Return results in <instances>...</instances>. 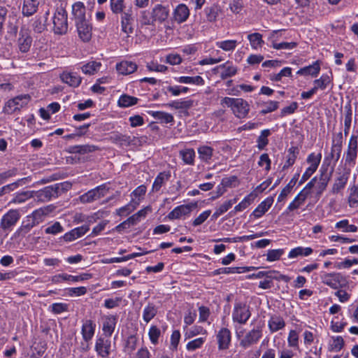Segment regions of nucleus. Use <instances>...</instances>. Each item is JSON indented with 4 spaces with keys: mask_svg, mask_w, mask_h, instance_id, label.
<instances>
[{
    "mask_svg": "<svg viewBox=\"0 0 358 358\" xmlns=\"http://www.w3.org/2000/svg\"><path fill=\"white\" fill-rule=\"evenodd\" d=\"M222 104L231 108L234 114L238 118H244L248 114L250 106L243 99L224 97L222 100Z\"/></svg>",
    "mask_w": 358,
    "mask_h": 358,
    "instance_id": "1",
    "label": "nucleus"
},
{
    "mask_svg": "<svg viewBox=\"0 0 358 358\" xmlns=\"http://www.w3.org/2000/svg\"><path fill=\"white\" fill-rule=\"evenodd\" d=\"M53 31L55 34L63 35L68 31V14L62 6L58 7L52 17Z\"/></svg>",
    "mask_w": 358,
    "mask_h": 358,
    "instance_id": "2",
    "label": "nucleus"
},
{
    "mask_svg": "<svg viewBox=\"0 0 358 358\" xmlns=\"http://www.w3.org/2000/svg\"><path fill=\"white\" fill-rule=\"evenodd\" d=\"M30 101L31 96L28 94L16 96L6 102L3 111L6 114H13L16 111H20L23 107L26 106Z\"/></svg>",
    "mask_w": 358,
    "mask_h": 358,
    "instance_id": "3",
    "label": "nucleus"
},
{
    "mask_svg": "<svg viewBox=\"0 0 358 358\" xmlns=\"http://www.w3.org/2000/svg\"><path fill=\"white\" fill-rule=\"evenodd\" d=\"M350 168L346 166L338 167L337 176L336 177L331 188V193L336 194L343 189L348 181L350 175Z\"/></svg>",
    "mask_w": 358,
    "mask_h": 358,
    "instance_id": "4",
    "label": "nucleus"
},
{
    "mask_svg": "<svg viewBox=\"0 0 358 358\" xmlns=\"http://www.w3.org/2000/svg\"><path fill=\"white\" fill-rule=\"evenodd\" d=\"M251 316L249 306L242 302L234 304L232 312V320L234 322L245 324Z\"/></svg>",
    "mask_w": 358,
    "mask_h": 358,
    "instance_id": "5",
    "label": "nucleus"
},
{
    "mask_svg": "<svg viewBox=\"0 0 358 358\" xmlns=\"http://www.w3.org/2000/svg\"><path fill=\"white\" fill-rule=\"evenodd\" d=\"M358 152L357 136L352 134L348 144L347 150L345 152V166H353L355 164Z\"/></svg>",
    "mask_w": 358,
    "mask_h": 358,
    "instance_id": "6",
    "label": "nucleus"
},
{
    "mask_svg": "<svg viewBox=\"0 0 358 358\" xmlns=\"http://www.w3.org/2000/svg\"><path fill=\"white\" fill-rule=\"evenodd\" d=\"M21 214L19 210L10 209L4 214L0 222V228L4 231H10L20 219Z\"/></svg>",
    "mask_w": 358,
    "mask_h": 358,
    "instance_id": "7",
    "label": "nucleus"
},
{
    "mask_svg": "<svg viewBox=\"0 0 358 358\" xmlns=\"http://www.w3.org/2000/svg\"><path fill=\"white\" fill-rule=\"evenodd\" d=\"M108 188L106 185H99L80 196V201L83 203H91L106 196Z\"/></svg>",
    "mask_w": 358,
    "mask_h": 358,
    "instance_id": "8",
    "label": "nucleus"
},
{
    "mask_svg": "<svg viewBox=\"0 0 358 358\" xmlns=\"http://www.w3.org/2000/svg\"><path fill=\"white\" fill-rule=\"evenodd\" d=\"M262 336V329L257 327L246 333L240 341V345L246 349L258 343Z\"/></svg>",
    "mask_w": 358,
    "mask_h": 358,
    "instance_id": "9",
    "label": "nucleus"
},
{
    "mask_svg": "<svg viewBox=\"0 0 358 358\" xmlns=\"http://www.w3.org/2000/svg\"><path fill=\"white\" fill-rule=\"evenodd\" d=\"M72 15L75 24L90 20V14L87 13L86 8L81 1H77L72 5Z\"/></svg>",
    "mask_w": 358,
    "mask_h": 358,
    "instance_id": "10",
    "label": "nucleus"
},
{
    "mask_svg": "<svg viewBox=\"0 0 358 358\" xmlns=\"http://www.w3.org/2000/svg\"><path fill=\"white\" fill-rule=\"evenodd\" d=\"M35 197L38 201L45 202L51 200L52 198H57L59 195L56 189V185H52L47 186L38 191H34Z\"/></svg>",
    "mask_w": 358,
    "mask_h": 358,
    "instance_id": "11",
    "label": "nucleus"
},
{
    "mask_svg": "<svg viewBox=\"0 0 358 358\" xmlns=\"http://www.w3.org/2000/svg\"><path fill=\"white\" fill-rule=\"evenodd\" d=\"M169 6L162 4L155 5L151 11V15L155 22L163 23L169 16Z\"/></svg>",
    "mask_w": 358,
    "mask_h": 358,
    "instance_id": "12",
    "label": "nucleus"
},
{
    "mask_svg": "<svg viewBox=\"0 0 358 358\" xmlns=\"http://www.w3.org/2000/svg\"><path fill=\"white\" fill-rule=\"evenodd\" d=\"M216 338L218 349L220 350H227L229 348L231 341V334L229 329L226 327L221 328L217 332Z\"/></svg>",
    "mask_w": 358,
    "mask_h": 358,
    "instance_id": "13",
    "label": "nucleus"
},
{
    "mask_svg": "<svg viewBox=\"0 0 358 358\" xmlns=\"http://www.w3.org/2000/svg\"><path fill=\"white\" fill-rule=\"evenodd\" d=\"M78 36L83 42H88L92 38V27L90 20L75 24Z\"/></svg>",
    "mask_w": 358,
    "mask_h": 358,
    "instance_id": "14",
    "label": "nucleus"
},
{
    "mask_svg": "<svg viewBox=\"0 0 358 358\" xmlns=\"http://www.w3.org/2000/svg\"><path fill=\"white\" fill-rule=\"evenodd\" d=\"M110 348L111 342L109 339L101 336L96 340L94 348L99 356L108 357L110 353Z\"/></svg>",
    "mask_w": 358,
    "mask_h": 358,
    "instance_id": "15",
    "label": "nucleus"
},
{
    "mask_svg": "<svg viewBox=\"0 0 358 358\" xmlns=\"http://www.w3.org/2000/svg\"><path fill=\"white\" fill-rule=\"evenodd\" d=\"M32 38L31 37L29 30L22 28L20 31V37L17 40L19 50L22 52H27L31 45Z\"/></svg>",
    "mask_w": 358,
    "mask_h": 358,
    "instance_id": "16",
    "label": "nucleus"
},
{
    "mask_svg": "<svg viewBox=\"0 0 358 358\" xmlns=\"http://www.w3.org/2000/svg\"><path fill=\"white\" fill-rule=\"evenodd\" d=\"M324 284L333 289H338L341 286V282L343 280V276L338 273H324L321 276Z\"/></svg>",
    "mask_w": 358,
    "mask_h": 358,
    "instance_id": "17",
    "label": "nucleus"
},
{
    "mask_svg": "<svg viewBox=\"0 0 358 358\" xmlns=\"http://www.w3.org/2000/svg\"><path fill=\"white\" fill-rule=\"evenodd\" d=\"M96 324L92 320H85L83 321L81 328V334L85 342L90 341L95 334Z\"/></svg>",
    "mask_w": 358,
    "mask_h": 358,
    "instance_id": "18",
    "label": "nucleus"
},
{
    "mask_svg": "<svg viewBox=\"0 0 358 358\" xmlns=\"http://www.w3.org/2000/svg\"><path fill=\"white\" fill-rule=\"evenodd\" d=\"M332 171L328 173L327 169L324 168L322 166L320 169V176L319 178V182L317 186V196L320 197L323 192L326 189L328 183L331 179Z\"/></svg>",
    "mask_w": 358,
    "mask_h": 358,
    "instance_id": "19",
    "label": "nucleus"
},
{
    "mask_svg": "<svg viewBox=\"0 0 358 358\" xmlns=\"http://www.w3.org/2000/svg\"><path fill=\"white\" fill-rule=\"evenodd\" d=\"M89 230V225L85 224L81 227H76L66 233L62 238L65 241L71 242L84 236Z\"/></svg>",
    "mask_w": 358,
    "mask_h": 358,
    "instance_id": "20",
    "label": "nucleus"
},
{
    "mask_svg": "<svg viewBox=\"0 0 358 358\" xmlns=\"http://www.w3.org/2000/svg\"><path fill=\"white\" fill-rule=\"evenodd\" d=\"M102 331L107 337H110L115 330L117 317L115 315H106L103 317Z\"/></svg>",
    "mask_w": 358,
    "mask_h": 358,
    "instance_id": "21",
    "label": "nucleus"
},
{
    "mask_svg": "<svg viewBox=\"0 0 358 358\" xmlns=\"http://www.w3.org/2000/svg\"><path fill=\"white\" fill-rule=\"evenodd\" d=\"M189 16V10L188 7L180 3L176 6L173 11L174 20L179 24L185 22Z\"/></svg>",
    "mask_w": 358,
    "mask_h": 358,
    "instance_id": "22",
    "label": "nucleus"
},
{
    "mask_svg": "<svg viewBox=\"0 0 358 358\" xmlns=\"http://www.w3.org/2000/svg\"><path fill=\"white\" fill-rule=\"evenodd\" d=\"M192 209V206L190 204L178 206L169 213L168 217L170 220L179 219L183 215L189 214Z\"/></svg>",
    "mask_w": 358,
    "mask_h": 358,
    "instance_id": "23",
    "label": "nucleus"
},
{
    "mask_svg": "<svg viewBox=\"0 0 358 358\" xmlns=\"http://www.w3.org/2000/svg\"><path fill=\"white\" fill-rule=\"evenodd\" d=\"M60 78L62 82L73 87L79 86L82 80L81 77L73 72H64L61 74Z\"/></svg>",
    "mask_w": 358,
    "mask_h": 358,
    "instance_id": "24",
    "label": "nucleus"
},
{
    "mask_svg": "<svg viewBox=\"0 0 358 358\" xmlns=\"http://www.w3.org/2000/svg\"><path fill=\"white\" fill-rule=\"evenodd\" d=\"M34 197H35L34 191H22L15 194L8 204H21Z\"/></svg>",
    "mask_w": 358,
    "mask_h": 358,
    "instance_id": "25",
    "label": "nucleus"
},
{
    "mask_svg": "<svg viewBox=\"0 0 358 358\" xmlns=\"http://www.w3.org/2000/svg\"><path fill=\"white\" fill-rule=\"evenodd\" d=\"M273 202V199L271 197L266 199L262 201L258 206L253 210L251 215H253L256 218L261 217L268 210Z\"/></svg>",
    "mask_w": 358,
    "mask_h": 358,
    "instance_id": "26",
    "label": "nucleus"
},
{
    "mask_svg": "<svg viewBox=\"0 0 358 358\" xmlns=\"http://www.w3.org/2000/svg\"><path fill=\"white\" fill-rule=\"evenodd\" d=\"M116 69L119 73L128 75L134 73L137 69V65L131 61H122L117 64Z\"/></svg>",
    "mask_w": 358,
    "mask_h": 358,
    "instance_id": "27",
    "label": "nucleus"
},
{
    "mask_svg": "<svg viewBox=\"0 0 358 358\" xmlns=\"http://www.w3.org/2000/svg\"><path fill=\"white\" fill-rule=\"evenodd\" d=\"M39 0H24L22 13L23 15L29 17L36 13Z\"/></svg>",
    "mask_w": 358,
    "mask_h": 358,
    "instance_id": "28",
    "label": "nucleus"
},
{
    "mask_svg": "<svg viewBox=\"0 0 358 358\" xmlns=\"http://www.w3.org/2000/svg\"><path fill=\"white\" fill-rule=\"evenodd\" d=\"M38 223V221L31 220L30 217L27 216L26 220H24L22 222L21 226L16 231L15 234L19 236H24L27 233H29L31 231V229L34 227H35Z\"/></svg>",
    "mask_w": 358,
    "mask_h": 358,
    "instance_id": "29",
    "label": "nucleus"
},
{
    "mask_svg": "<svg viewBox=\"0 0 358 358\" xmlns=\"http://www.w3.org/2000/svg\"><path fill=\"white\" fill-rule=\"evenodd\" d=\"M171 178L170 171H162L160 172L155 178V181L152 184V191L158 192L160 190L163 185L167 182Z\"/></svg>",
    "mask_w": 358,
    "mask_h": 358,
    "instance_id": "30",
    "label": "nucleus"
},
{
    "mask_svg": "<svg viewBox=\"0 0 358 358\" xmlns=\"http://www.w3.org/2000/svg\"><path fill=\"white\" fill-rule=\"evenodd\" d=\"M268 325L271 332H275L283 329L285 326V322L281 316L274 315L270 317Z\"/></svg>",
    "mask_w": 358,
    "mask_h": 358,
    "instance_id": "31",
    "label": "nucleus"
},
{
    "mask_svg": "<svg viewBox=\"0 0 358 358\" xmlns=\"http://www.w3.org/2000/svg\"><path fill=\"white\" fill-rule=\"evenodd\" d=\"M320 71V66L318 61L315 62L313 64L305 66L303 68L300 69L297 71V74L299 75H304L308 76L310 75L313 77H316Z\"/></svg>",
    "mask_w": 358,
    "mask_h": 358,
    "instance_id": "32",
    "label": "nucleus"
},
{
    "mask_svg": "<svg viewBox=\"0 0 358 358\" xmlns=\"http://www.w3.org/2000/svg\"><path fill=\"white\" fill-rule=\"evenodd\" d=\"M299 177V173H295L289 183L282 189L278 197V201L281 202L285 199L287 195L292 192Z\"/></svg>",
    "mask_w": 358,
    "mask_h": 358,
    "instance_id": "33",
    "label": "nucleus"
},
{
    "mask_svg": "<svg viewBox=\"0 0 358 358\" xmlns=\"http://www.w3.org/2000/svg\"><path fill=\"white\" fill-rule=\"evenodd\" d=\"M237 202V199L234 198L233 199L227 200L224 201L220 206L216 208L215 211L212 215L213 220L217 219L221 215L226 213L229 209L231 208V206Z\"/></svg>",
    "mask_w": 358,
    "mask_h": 358,
    "instance_id": "34",
    "label": "nucleus"
},
{
    "mask_svg": "<svg viewBox=\"0 0 358 358\" xmlns=\"http://www.w3.org/2000/svg\"><path fill=\"white\" fill-rule=\"evenodd\" d=\"M199 158L201 161L209 163L213 155V148L208 145H202L198 148Z\"/></svg>",
    "mask_w": 358,
    "mask_h": 358,
    "instance_id": "35",
    "label": "nucleus"
},
{
    "mask_svg": "<svg viewBox=\"0 0 358 358\" xmlns=\"http://www.w3.org/2000/svg\"><path fill=\"white\" fill-rule=\"evenodd\" d=\"M255 269V267H223L216 269L214 271L215 275L229 274L235 273H244Z\"/></svg>",
    "mask_w": 358,
    "mask_h": 358,
    "instance_id": "36",
    "label": "nucleus"
},
{
    "mask_svg": "<svg viewBox=\"0 0 358 358\" xmlns=\"http://www.w3.org/2000/svg\"><path fill=\"white\" fill-rule=\"evenodd\" d=\"M137 97L124 94L121 95L117 101V105L120 108H128L137 104Z\"/></svg>",
    "mask_w": 358,
    "mask_h": 358,
    "instance_id": "37",
    "label": "nucleus"
},
{
    "mask_svg": "<svg viewBox=\"0 0 358 358\" xmlns=\"http://www.w3.org/2000/svg\"><path fill=\"white\" fill-rule=\"evenodd\" d=\"M219 69H223L222 72L220 74V77L222 80H224L227 78L232 77L237 73V68L227 62L223 64L217 66Z\"/></svg>",
    "mask_w": 358,
    "mask_h": 358,
    "instance_id": "38",
    "label": "nucleus"
},
{
    "mask_svg": "<svg viewBox=\"0 0 358 358\" xmlns=\"http://www.w3.org/2000/svg\"><path fill=\"white\" fill-rule=\"evenodd\" d=\"M179 156L182 162L187 165H194L195 152L192 148H186L179 152Z\"/></svg>",
    "mask_w": 358,
    "mask_h": 358,
    "instance_id": "39",
    "label": "nucleus"
},
{
    "mask_svg": "<svg viewBox=\"0 0 358 358\" xmlns=\"http://www.w3.org/2000/svg\"><path fill=\"white\" fill-rule=\"evenodd\" d=\"M313 249L309 247H307V248H303V247H301V246L296 247L290 250V252H289V255H288V257L289 259H294V258H296L299 256L308 257L313 253Z\"/></svg>",
    "mask_w": 358,
    "mask_h": 358,
    "instance_id": "40",
    "label": "nucleus"
},
{
    "mask_svg": "<svg viewBox=\"0 0 358 358\" xmlns=\"http://www.w3.org/2000/svg\"><path fill=\"white\" fill-rule=\"evenodd\" d=\"M157 314V308L152 303H148V304L144 308L143 312V319L148 323L152 320Z\"/></svg>",
    "mask_w": 358,
    "mask_h": 358,
    "instance_id": "41",
    "label": "nucleus"
},
{
    "mask_svg": "<svg viewBox=\"0 0 358 358\" xmlns=\"http://www.w3.org/2000/svg\"><path fill=\"white\" fill-rule=\"evenodd\" d=\"M98 148L96 146L93 145H73L69 148V152L76 154H86L92 152L96 150Z\"/></svg>",
    "mask_w": 358,
    "mask_h": 358,
    "instance_id": "42",
    "label": "nucleus"
},
{
    "mask_svg": "<svg viewBox=\"0 0 358 358\" xmlns=\"http://www.w3.org/2000/svg\"><path fill=\"white\" fill-rule=\"evenodd\" d=\"M101 66V64L100 62L91 61L83 65L80 69L83 73L86 75H93L100 69Z\"/></svg>",
    "mask_w": 358,
    "mask_h": 358,
    "instance_id": "43",
    "label": "nucleus"
},
{
    "mask_svg": "<svg viewBox=\"0 0 358 358\" xmlns=\"http://www.w3.org/2000/svg\"><path fill=\"white\" fill-rule=\"evenodd\" d=\"M149 114H150L155 119L159 120L162 123H171L174 120L173 116L166 112L151 111L149 112Z\"/></svg>",
    "mask_w": 358,
    "mask_h": 358,
    "instance_id": "44",
    "label": "nucleus"
},
{
    "mask_svg": "<svg viewBox=\"0 0 358 358\" xmlns=\"http://www.w3.org/2000/svg\"><path fill=\"white\" fill-rule=\"evenodd\" d=\"M298 154L299 150L296 147L292 146L288 150L287 160L282 166L283 170L288 169L294 164Z\"/></svg>",
    "mask_w": 358,
    "mask_h": 358,
    "instance_id": "45",
    "label": "nucleus"
},
{
    "mask_svg": "<svg viewBox=\"0 0 358 358\" xmlns=\"http://www.w3.org/2000/svg\"><path fill=\"white\" fill-rule=\"evenodd\" d=\"M252 48L257 50L262 48L264 41L262 39V35L260 33L255 32L248 36Z\"/></svg>",
    "mask_w": 358,
    "mask_h": 358,
    "instance_id": "46",
    "label": "nucleus"
},
{
    "mask_svg": "<svg viewBox=\"0 0 358 358\" xmlns=\"http://www.w3.org/2000/svg\"><path fill=\"white\" fill-rule=\"evenodd\" d=\"M176 80L180 83L185 84H194L196 85H203L204 84V80L200 76H196L194 77L191 76H181Z\"/></svg>",
    "mask_w": 358,
    "mask_h": 358,
    "instance_id": "47",
    "label": "nucleus"
},
{
    "mask_svg": "<svg viewBox=\"0 0 358 358\" xmlns=\"http://www.w3.org/2000/svg\"><path fill=\"white\" fill-rule=\"evenodd\" d=\"M308 197L303 194L299 192L294 200L288 206L287 210L293 211L299 208L305 202Z\"/></svg>",
    "mask_w": 358,
    "mask_h": 358,
    "instance_id": "48",
    "label": "nucleus"
},
{
    "mask_svg": "<svg viewBox=\"0 0 358 358\" xmlns=\"http://www.w3.org/2000/svg\"><path fill=\"white\" fill-rule=\"evenodd\" d=\"M257 194H254L253 193H250L246 196L241 202L234 207V211L235 213L240 212L247 208L253 202Z\"/></svg>",
    "mask_w": 358,
    "mask_h": 358,
    "instance_id": "49",
    "label": "nucleus"
},
{
    "mask_svg": "<svg viewBox=\"0 0 358 358\" xmlns=\"http://www.w3.org/2000/svg\"><path fill=\"white\" fill-rule=\"evenodd\" d=\"M348 204L351 208L358 206V186L352 185L349 188Z\"/></svg>",
    "mask_w": 358,
    "mask_h": 358,
    "instance_id": "50",
    "label": "nucleus"
},
{
    "mask_svg": "<svg viewBox=\"0 0 358 358\" xmlns=\"http://www.w3.org/2000/svg\"><path fill=\"white\" fill-rule=\"evenodd\" d=\"M139 202L136 201H131L126 206L120 208L116 210L117 215L120 216H125L133 212L136 207L138 206Z\"/></svg>",
    "mask_w": 358,
    "mask_h": 358,
    "instance_id": "51",
    "label": "nucleus"
},
{
    "mask_svg": "<svg viewBox=\"0 0 358 358\" xmlns=\"http://www.w3.org/2000/svg\"><path fill=\"white\" fill-rule=\"evenodd\" d=\"M76 278L67 273H59L51 277L50 280L54 284H59L64 281L76 282Z\"/></svg>",
    "mask_w": 358,
    "mask_h": 358,
    "instance_id": "52",
    "label": "nucleus"
},
{
    "mask_svg": "<svg viewBox=\"0 0 358 358\" xmlns=\"http://www.w3.org/2000/svg\"><path fill=\"white\" fill-rule=\"evenodd\" d=\"M220 9L217 6L213 5L204 9L206 19L208 22H215L219 14Z\"/></svg>",
    "mask_w": 358,
    "mask_h": 358,
    "instance_id": "53",
    "label": "nucleus"
},
{
    "mask_svg": "<svg viewBox=\"0 0 358 358\" xmlns=\"http://www.w3.org/2000/svg\"><path fill=\"white\" fill-rule=\"evenodd\" d=\"M322 159V154L310 153L307 157V162L310 164L309 168L315 171L317 169Z\"/></svg>",
    "mask_w": 358,
    "mask_h": 358,
    "instance_id": "54",
    "label": "nucleus"
},
{
    "mask_svg": "<svg viewBox=\"0 0 358 358\" xmlns=\"http://www.w3.org/2000/svg\"><path fill=\"white\" fill-rule=\"evenodd\" d=\"M193 105V101L187 100V101H173L171 103L166 104L169 107L175 108V109H189Z\"/></svg>",
    "mask_w": 358,
    "mask_h": 358,
    "instance_id": "55",
    "label": "nucleus"
},
{
    "mask_svg": "<svg viewBox=\"0 0 358 358\" xmlns=\"http://www.w3.org/2000/svg\"><path fill=\"white\" fill-rule=\"evenodd\" d=\"M236 40H226L216 42V46L224 51H233L237 46Z\"/></svg>",
    "mask_w": 358,
    "mask_h": 358,
    "instance_id": "56",
    "label": "nucleus"
},
{
    "mask_svg": "<svg viewBox=\"0 0 358 358\" xmlns=\"http://www.w3.org/2000/svg\"><path fill=\"white\" fill-rule=\"evenodd\" d=\"M332 342L329 344V350L333 352H339L344 345V340L340 336H333Z\"/></svg>",
    "mask_w": 358,
    "mask_h": 358,
    "instance_id": "57",
    "label": "nucleus"
},
{
    "mask_svg": "<svg viewBox=\"0 0 358 358\" xmlns=\"http://www.w3.org/2000/svg\"><path fill=\"white\" fill-rule=\"evenodd\" d=\"M345 120H344V134L345 136H347L349 134L350 127H351V122H352V111L351 109L350 106H345Z\"/></svg>",
    "mask_w": 358,
    "mask_h": 358,
    "instance_id": "58",
    "label": "nucleus"
},
{
    "mask_svg": "<svg viewBox=\"0 0 358 358\" xmlns=\"http://www.w3.org/2000/svg\"><path fill=\"white\" fill-rule=\"evenodd\" d=\"M331 79L328 75H322L319 79L314 80V88H316V91L318 89L325 90L328 85L330 83Z\"/></svg>",
    "mask_w": 358,
    "mask_h": 358,
    "instance_id": "59",
    "label": "nucleus"
},
{
    "mask_svg": "<svg viewBox=\"0 0 358 358\" xmlns=\"http://www.w3.org/2000/svg\"><path fill=\"white\" fill-rule=\"evenodd\" d=\"M206 341V338L200 337L187 343L186 348L188 351L193 352L202 347Z\"/></svg>",
    "mask_w": 358,
    "mask_h": 358,
    "instance_id": "60",
    "label": "nucleus"
},
{
    "mask_svg": "<svg viewBox=\"0 0 358 358\" xmlns=\"http://www.w3.org/2000/svg\"><path fill=\"white\" fill-rule=\"evenodd\" d=\"M285 253L284 249L269 250L266 254V260L268 262H274L279 260Z\"/></svg>",
    "mask_w": 358,
    "mask_h": 358,
    "instance_id": "61",
    "label": "nucleus"
},
{
    "mask_svg": "<svg viewBox=\"0 0 358 358\" xmlns=\"http://www.w3.org/2000/svg\"><path fill=\"white\" fill-rule=\"evenodd\" d=\"M271 134L269 129L262 131L260 136L257 138V147L259 150H262L268 143V136Z\"/></svg>",
    "mask_w": 358,
    "mask_h": 358,
    "instance_id": "62",
    "label": "nucleus"
},
{
    "mask_svg": "<svg viewBox=\"0 0 358 358\" xmlns=\"http://www.w3.org/2000/svg\"><path fill=\"white\" fill-rule=\"evenodd\" d=\"M45 22L41 17L36 16L31 24L33 30L36 33H42L46 28Z\"/></svg>",
    "mask_w": 358,
    "mask_h": 358,
    "instance_id": "63",
    "label": "nucleus"
},
{
    "mask_svg": "<svg viewBox=\"0 0 358 358\" xmlns=\"http://www.w3.org/2000/svg\"><path fill=\"white\" fill-rule=\"evenodd\" d=\"M148 336L151 343L154 345H157L159 338L161 336V331L157 326L152 325L149 329Z\"/></svg>",
    "mask_w": 358,
    "mask_h": 358,
    "instance_id": "64",
    "label": "nucleus"
}]
</instances>
